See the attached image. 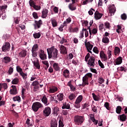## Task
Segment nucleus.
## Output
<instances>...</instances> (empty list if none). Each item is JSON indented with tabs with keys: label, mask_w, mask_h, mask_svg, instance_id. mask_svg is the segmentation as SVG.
<instances>
[{
	"label": "nucleus",
	"mask_w": 127,
	"mask_h": 127,
	"mask_svg": "<svg viewBox=\"0 0 127 127\" xmlns=\"http://www.w3.org/2000/svg\"><path fill=\"white\" fill-rule=\"evenodd\" d=\"M48 52L49 59L53 58L54 60H56L58 58V50L55 48L54 46L47 49Z\"/></svg>",
	"instance_id": "f257e3e1"
},
{
	"label": "nucleus",
	"mask_w": 127,
	"mask_h": 127,
	"mask_svg": "<svg viewBox=\"0 0 127 127\" xmlns=\"http://www.w3.org/2000/svg\"><path fill=\"white\" fill-rule=\"evenodd\" d=\"M73 123L76 126H81L84 123V116L79 115L74 116Z\"/></svg>",
	"instance_id": "f03ea898"
},
{
	"label": "nucleus",
	"mask_w": 127,
	"mask_h": 127,
	"mask_svg": "<svg viewBox=\"0 0 127 127\" xmlns=\"http://www.w3.org/2000/svg\"><path fill=\"white\" fill-rule=\"evenodd\" d=\"M40 108H43V105L38 102H34L32 106V109L34 112H37Z\"/></svg>",
	"instance_id": "7ed1b4c3"
},
{
	"label": "nucleus",
	"mask_w": 127,
	"mask_h": 127,
	"mask_svg": "<svg viewBox=\"0 0 127 127\" xmlns=\"http://www.w3.org/2000/svg\"><path fill=\"white\" fill-rule=\"evenodd\" d=\"M95 61H96V59H95V57L93 56L90 57L89 58V60L87 62L88 67H90V68H94V67H95V65H96V63H95Z\"/></svg>",
	"instance_id": "20e7f679"
},
{
	"label": "nucleus",
	"mask_w": 127,
	"mask_h": 127,
	"mask_svg": "<svg viewBox=\"0 0 127 127\" xmlns=\"http://www.w3.org/2000/svg\"><path fill=\"white\" fill-rule=\"evenodd\" d=\"M39 54V56L41 60H46L47 59V55L45 54L43 50H40Z\"/></svg>",
	"instance_id": "39448f33"
},
{
	"label": "nucleus",
	"mask_w": 127,
	"mask_h": 127,
	"mask_svg": "<svg viewBox=\"0 0 127 127\" xmlns=\"http://www.w3.org/2000/svg\"><path fill=\"white\" fill-rule=\"evenodd\" d=\"M10 49V44L9 42H5L2 47L3 52H7Z\"/></svg>",
	"instance_id": "423d86ee"
},
{
	"label": "nucleus",
	"mask_w": 127,
	"mask_h": 127,
	"mask_svg": "<svg viewBox=\"0 0 127 127\" xmlns=\"http://www.w3.org/2000/svg\"><path fill=\"white\" fill-rule=\"evenodd\" d=\"M51 115V108L49 107H46L43 110V115L45 117H49Z\"/></svg>",
	"instance_id": "0eeeda50"
},
{
	"label": "nucleus",
	"mask_w": 127,
	"mask_h": 127,
	"mask_svg": "<svg viewBox=\"0 0 127 127\" xmlns=\"http://www.w3.org/2000/svg\"><path fill=\"white\" fill-rule=\"evenodd\" d=\"M43 24V22L42 20H39V21H35V23L33 24L34 29H39L41 27V25Z\"/></svg>",
	"instance_id": "6e6552de"
},
{
	"label": "nucleus",
	"mask_w": 127,
	"mask_h": 127,
	"mask_svg": "<svg viewBox=\"0 0 127 127\" xmlns=\"http://www.w3.org/2000/svg\"><path fill=\"white\" fill-rule=\"evenodd\" d=\"M71 21L72 20L70 17L67 18L66 20L64 21V23H63V24H62L61 26H60L59 29V30H60V29H62L61 30V31H63V29H62V28H64V26H67L68 23H70V22H71Z\"/></svg>",
	"instance_id": "1a4fd4ad"
},
{
	"label": "nucleus",
	"mask_w": 127,
	"mask_h": 127,
	"mask_svg": "<svg viewBox=\"0 0 127 127\" xmlns=\"http://www.w3.org/2000/svg\"><path fill=\"white\" fill-rule=\"evenodd\" d=\"M100 57L101 59V61L103 62H106L108 60V56L106 55L104 51H101L100 53Z\"/></svg>",
	"instance_id": "9d476101"
},
{
	"label": "nucleus",
	"mask_w": 127,
	"mask_h": 127,
	"mask_svg": "<svg viewBox=\"0 0 127 127\" xmlns=\"http://www.w3.org/2000/svg\"><path fill=\"white\" fill-rule=\"evenodd\" d=\"M87 39H86L84 43H85V47L86 48L87 51H88L89 50H92V49H93V47L94 46H93V45L91 44V43H90V42H87Z\"/></svg>",
	"instance_id": "9b49d317"
},
{
	"label": "nucleus",
	"mask_w": 127,
	"mask_h": 127,
	"mask_svg": "<svg viewBox=\"0 0 127 127\" xmlns=\"http://www.w3.org/2000/svg\"><path fill=\"white\" fill-rule=\"evenodd\" d=\"M60 48V53L63 55H66L68 53V51H67V48L65 47L64 45H61Z\"/></svg>",
	"instance_id": "f8f14e48"
},
{
	"label": "nucleus",
	"mask_w": 127,
	"mask_h": 127,
	"mask_svg": "<svg viewBox=\"0 0 127 127\" xmlns=\"http://www.w3.org/2000/svg\"><path fill=\"white\" fill-rule=\"evenodd\" d=\"M102 16H103V14L99 12V11L96 10L94 13V17L96 20L99 19H101L102 18Z\"/></svg>",
	"instance_id": "ddd939ff"
},
{
	"label": "nucleus",
	"mask_w": 127,
	"mask_h": 127,
	"mask_svg": "<svg viewBox=\"0 0 127 127\" xmlns=\"http://www.w3.org/2000/svg\"><path fill=\"white\" fill-rule=\"evenodd\" d=\"M12 89L10 90V95H16L17 94V89H16V86L15 85H12Z\"/></svg>",
	"instance_id": "4468645a"
},
{
	"label": "nucleus",
	"mask_w": 127,
	"mask_h": 127,
	"mask_svg": "<svg viewBox=\"0 0 127 127\" xmlns=\"http://www.w3.org/2000/svg\"><path fill=\"white\" fill-rule=\"evenodd\" d=\"M90 119L95 126L98 125L99 121L95 119V114H90Z\"/></svg>",
	"instance_id": "2eb2a0df"
},
{
	"label": "nucleus",
	"mask_w": 127,
	"mask_h": 127,
	"mask_svg": "<svg viewBox=\"0 0 127 127\" xmlns=\"http://www.w3.org/2000/svg\"><path fill=\"white\" fill-rule=\"evenodd\" d=\"M41 101L45 106H48V105H49V103H48V99L46 98V95H44L43 96Z\"/></svg>",
	"instance_id": "dca6fc26"
},
{
	"label": "nucleus",
	"mask_w": 127,
	"mask_h": 127,
	"mask_svg": "<svg viewBox=\"0 0 127 127\" xmlns=\"http://www.w3.org/2000/svg\"><path fill=\"white\" fill-rule=\"evenodd\" d=\"M48 9H45L42 11V18H46L47 17V15H48Z\"/></svg>",
	"instance_id": "f3484780"
},
{
	"label": "nucleus",
	"mask_w": 127,
	"mask_h": 127,
	"mask_svg": "<svg viewBox=\"0 0 127 127\" xmlns=\"http://www.w3.org/2000/svg\"><path fill=\"white\" fill-rule=\"evenodd\" d=\"M11 61V59L9 57H5L3 58L2 62L3 63L5 64H7V63H9Z\"/></svg>",
	"instance_id": "a211bd4d"
},
{
	"label": "nucleus",
	"mask_w": 127,
	"mask_h": 127,
	"mask_svg": "<svg viewBox=\"0 0 127 127\" xmlns=\"http://www.w3.org/2000/svg\"><path fill=\"white\" fill-rule=\"evenodd\" d=\"M26 55H27V51L26 50H22L19 53V56L20 57H22L23 58H24V57H25V56H26Z\"/></svg>",
	"instance_id": "6ab92c4d"
},
{
	"label": "nucleus",
	"mask_w": 127,
	"mask_h": 127,
	"mask_svg": "<svg viewBox=\"0 0 127 127\" xmlns=\"http://www.w3.org/2000/svg\"><path fill=\"white\" fill-rule=\"evenodd\" d=\"M121 53V49L119 47H115L114 48V55L115 56L119 55Z\"/></svg>",
	"instance_id": "aec40b11"
},
{
	"label": "nucleus",
	"mask_w": 127,
	"mask_h": 127,
	"mask_svg": "<svg viewBox=\"0 0 127 127\" xmlns=\"http://www.w3.org/2000/svg\"><path fill=\"white\" fill-rule=\"evenodd\" d=\"M86 85H89V79L85 77H82V87H85Z\"/></svg>",
	"instance_id": "412c9836"
},
{
	"label": "nucleus",
	"mask_w": 127,
	"mask_h": 127,
	"mask_svg": "<svg viewBox=\"0 0 127 127\" xmlns=\"http://www.w3.org/2000/svg\"><path fill=\"white\" fill-rule=\"evenodd\" d=\"M118 119L121 122H126V120H127V116L125 114H122L118 117Z\"/></svg>",
	"instance_id": "4be33fe9"
},
{
	"label": "nucleus",
	"mask_w": 127,
	"mask_h": 127,
	"mask_svg": "<svg viewBox=\"0 0 127 127\" xmlns=\"http://www.w3.org/2000/svg\"><path fill=\"white\" fill-rule=\"evenodd\" d=\"M63 75L65 78H69V75H70V72H69V70L65 69L64 70Z\"/></svg>",
	"instance_id": "5701e85b"
},
{
	"label": "nucleus",
	"mask_w": 127,
	"mask_h": 127,
	"mask_svg": "<svg viewBox=\"0 0 127 127\" xmlns=\"http://www.w3.org/2000/svg\"><path fill=\"white\" fill-rule=\"evenodd\" d=\"M59 108H58V107H54V108L53 109V113L54 115H56V116H58L59 114Z\"/></svg>",
	"instance_id": "b1692460"
},
{
	"label": "nucleus",
	"mask_w": 127,
	"mask_h": 127,
	"mask_svg": "<svg viewBox=\"0 0 127 127\" xmlns=\"http://www.w3.org/2000/svg\"><path fill=\"white\" fill-rule=\"evenodd\" d=\"M57 120L54 119L51 121V127H57Z\"/></svg>",
	"instance_id": "393cba45"
},
{
	"label": "nucleus",
	"mask_w": 127,
	"mask_h": 127,
	"mask_svg": "<svg viewBox=\"0 0 127 127\" xmlns=\"http://www.w3.org/2000/svg\"><path fill=\"white\" fill-rule=\"evenodd\" d=\"M34 65L36 67L37 69H40V64H39V61L37 59V61L33 62Z\"/></svg>",
	"instance_id": "a878e982"
},
{
	"label": "nucleus",
	"mask_w": 127,
	"mask_h": 127,
	"mask_svg": "<svg viewBox=\"0 0 127 127\" xmlns=\"http://www.w3.org/2000/svg\"><path fill=\"white\" fill-rule=\"evenodd\" d=\"M58 91V88L57 87H53L49 89V93L50 94H53L55 93V92H57Z\"/></svg>",
	"instance_id": "bb28decb"
},
{
	"label": "nucleus",
	"mask_w": 127,
	"mask_h": 127,
	"mask_svg": "<svg viewBox=\"0 0 127 127\" xmlns=\"http://www.w3.org/2000/svg\"><path fill=\"white\" fill-rule=\"evenodd\" d=\"M121 63H123V58L122 57H119L116 59V65H121Z\"/></svg>",
	"instance_id": "cd10ccee"
},
{
	"label": "nucleus",
	"mask_w": 127,
	"mask_h": 127,
	"mask_svg": "<svg viewBox=\"0 0 127 127\" xmlns=\"http://www.w3.org/2000/svg\"><path fill=\"white\" fill-rule=\"evenodd\" d=\"M62 109L63 110H64V109H67V110H70V104L69 103H67L66 102H64L63 104V106L62 107Z\"/></svg>",
	"instance_id": "c85d7f7f"
},
{
	"label": "nucleus",
	"mask_w": 127,
	"mask_h": 127,
	"mask_svg": "<svg viewBox=\"0 0 127 127\" xmlns=\"http://www.w3.org/2000/svg\"><path fill=\"white\" fill-rule=\"evenodd\" d=\"M53 67L55 71H59V70H60V67L59 66V64L54 63L53 64Z\"/></svg>",
	"instance_id": "c756f323"
},
{
	"label": "nucleus",
	"mask_w": 127,
	"mask_h": 127,
	"mask_svg": "<svg viewBox=\"0 0 127 127\" xmlns=\"http://www.w3.org/2000/svg\"><path fill=\"white\" fill-rule=\"evenodd\" d=\"M51 21L52 22V24L53 25V27H56L58 25L57 21L55 19L52 18L51 19Z\"/></svg>",
	"instance_id": "7c9ffc66"
},
{
	"label": "nucleus",
	"mask_w": 127,
	"mask_h": 127,
	"mask_svg": "<svg viewBox=\"0 0 127 127\" xmlns=\"http://www.w3.org/2000/svg\"><path fill=\"white\" fill-rule=\"evenodd\" d=\"M116 7L115 6V4H113L109 10L110 13H115V12H116Z\"/></svg>",
	"instance_id": "2f4dec72"
},
{
	"label": "nucleus",
	"mask_w": 127,
	"mask_h": 127,
	"mask_svg": "<svg viewBox=\"0 0 127 127\" xmlns=\"http://www.w3.org/2000/svg\"><path fill=\"white\" fill-rule=\"evenodd\" d=\"M33 36L35 39H38V38H40V36H41V33H40V32L35 33L33 34Z\"/></svg>",
	"instance_id": "473e14b6"
},
{
	"label": "nucleus",
	"mask_w": 127,
	"mask_h": 127,
	"mask_svg": "<svg viewBox=\"0 0 127 127\" xmlns=\"http://www.w3.org/2000/svg\"><path fill=\"white\" fill-rule=\"evenodd\" d=\"M19 82V79H18V78H16L12 80V81H11V84H12L13 85H17Z\"/></svg>",
	"instance_id": "72a5a7b5"
},
{
	"label": "nucleus",
	"mask_w": 127,
	"mask_h": 127,
	"mask_svg": "<svg viewBox=\"0 0 127 127\" xmlns=\"http://www.w3.org/2000/svg\"><path fill=\"white\" fill-rule=\"evenodd\" d=\"M68 8H69V9H70V10H76V6H75V5H74V4H69L68 5Z\"/></svg>",
	"instance_id": "f704fd0d"
},
{
	"label": "nucleus",
	"mask_w": 127,
	"mask_h": 127,
	"mask_svg": "<svg viewBox=\"0 0 127 127\" xmlns=\"http://www.w3.org/2000/svg\"><path fill=\"white\" fill-rule=\"evenodd\" d=\"M13 100L14 102H16V101L18 102V103H20L21 102V99L20 98V97L19 96H15L13 98Z\"/></svg>",
	"instance_id": "c9c22d12"
},
{
	"label": "nucleus",
	"mask_w": 127,
	"mask_h": 127,
	"mask_svg": "<svg viewBox=\"0 0 127 127\" xmlns=\"http://www.w3.org/2000/svg\"><path fill=\"white\" fill-rule=\"evenodd\" d=\"M102 42L103 43H109L110 40L109 39V38L107 37H104L102 39Z\"/></svg>",
	"instance_id": "e433bc0d"
},
{
	"label": "nucleus",
	"mask_w": 127,
	"mask_h": 127,
	"mask_svg": "<svg viewBox=\"0 0 127 127\" xmlns=\"http://www.w3.org/2000/svg\"><path fill=\"white\" fill-rule=\"evenodd\" d=\"M93 74L91 73H86L83 77L86 78L87 80H89V78H92Z\"/></svg>",
	"instance_id": "4c0bfd02"
},
{
	"label": "nucleus",
	"mask_w": 127,
	"mask_h": 127,
	"mask_svg": "<svg viewBox=\"0 0 127 127\" xmlns=\"http://www.w3.org/2000/svg\"><path fill=\"white\" fill-rule=\"evenodd\" d=\"M83 100V96L82 95H79L76 99L75 102H76V103H80L81 102H82Z\"/></svg>",
	"instance_id": "58836bf2"
},
{
	"label": "nucleus",
	"mask_w": 127,
	"mask_h": 127,
	"mask_svg": "<svg viewBox=\"0 0 127 127\" xmlns=\"http://www.w3.org/2000/svg\"><path fill=\"white\" fill-rule=\"evenodd\" d=\"M68 99H69L70 101L75 100V99H76V95L73 93L70 94V95L68 96Z\"/></svg>",
	"instance_id": "ea45409f"
},
{
	"label": "nucleus",
	"mask_w": 127,
	"mask_h": 127,
	"mask_svg": "<svg viewBox=\"0 0 127 127\" xmlns=\"http://www.w3.org/2000/svg\"><path fill=\"white\" fill-rule=\"evenodd\" d=\"M33 51H38V45L36 44L33 45L31 49Z\"/></svg>",
	"instance_id": "a19ab883"
},
{
	"label": "nucleus",
	"mask_w": 127,
	"mask_h": 127,
	"mask_svg": "<svg viewBox=\"0 0 127 127\" xmlns=\"http://www.w3.org/2000/svg\"><path fill=\"white\" fill-rule=\"evenodd\" d=\"M122 107L120 106H117L116 108V113L117 114H121L122 113Z\"/></svg>",
	"instance_id": "79ce46f5"
},
{
	"label": "nucleus",
	"mask_w": 127,
	"mask_h": 127,
	"mask_svg": "<svg viewBox=\"0 0 127 127\" xmlns=\"http://www.w3.org/2000/svg\"><path fill=\"white\" fill-rule=\"evenodd\" d=\"M29 3L30 4V6H31L32 7H34L35 6V2L33 0H30L29 1Z\"/></svg>",
	"instance_id": "37998d69"
},
{
	"label": "nucleus",
	"mask_w": 127,
	"mask_h": 127,
	"mask_svg": "<svg viewBox=\"0 0 127 127\" xmlns=\"http://www.w3.org/2000/svg\"><path fill=\"white\" fill-rule=\"evenodd\" d=\"M104 107L108 111H110V110H111V108L110 107V104L109 103V102H105L104 104Z\"/></svg>",
	"instance_id": "c03bdc74"
},
{
	"label": "nucleus",
	"mask_w": 127,
	"mask_h": 127,
	"mask_svg": "<svg viewBox=\"0 0 127 127\" xmlns=\"http://www.w3.org/2000/svg\"><path fill=\"white\" fill-rule=\"evenodd\" d=\"M63 93H61L59 94V95H57V97H58V100L60 101V102H62V101H63V97H64Z\"/></svg>",
	"instance_id": "a18cd8bd"
},
{
	"label": "nucleus",
	"mask_w": 127,
	"mask_h": 127,
	"mask_svg": "<svg viewBox=\"0 0 127 127\" xmlns=\"http://www.w3.org/2000/svg\"><path fill=\"white\" fill-rule=\"evenodd\" d=\"M93 98L94 100V101H99L100 100V97L99 96L96 95L95 93H92Z\"/></svg>",
	"instance_id": "49530a36"
},
{
	"label": "nucleus",
	"mask_w": 127,
	"mask_h": 127,
	"mask_svg": "<svg viewBox=\"0 0 127 127\" xmlns=\"http://www.w3.org/2000/svg\"><path fill=\"white\" fill-rule=\"evenodd\" d=\"M14 21L16 24H18L20 21V18L17 17L14 18Z\"/></svg>",
	"instance_id": "de8ad7c7"
},
{
	"label": "nucleus",
	"mask_w": 127,
	"mask_h": 127,
	"mask_svg": "<svg viewBox=\"0 0 127 127\" xmlns=\"http://www.w3.org/2000/svg\"><path fill=\"white\" fill-rule=\"evenodd\" d=\"M16 71H17V72L19 73L20 74L21 73L23 72V71H22V68H21L20 67V66H16Z\"/></svg>",
	"instance_id": "09e8293b"
},
{
	"label": "nucleus",
	"mask_w": 127,
	"mask_h": 127,
	"mask_svg": "<svg viewBox=\"0 0 127 127\" xmlns=\"http://www.w3.org/2000/svg\"><path fill=\"white\" fill-rule=\"evenodd\" d=\"M115 98V99L117 100V101H119L120 102H122L123 100H124V98L119 95H116Z\"/></svg>",
	"instance_id": "8fccbe9b"
},
{
	"label": "nucleus",
	"mask_w": 127,
	"mask_h": 127,
	"mask_svg": "<svg viewBox=\"0 0 127 127\" xmlns=\"http://www.w3.org/2000/svg\"><path fill=\"white\" fill-rule=\"evenodd\" d=\"M117 29L116 30V32L120 34V33H122L121 31H122V26L120 25L117 26Z\"/></svg>",
	"instance_id": "3c124183"
},
{
	"label": "nucleus",
	"mask_w": 127,
	"mask_h": 127,
	"mask_svg": "<svg viewBox=\"0 0 127 127\" xmlns=\"http://www.w3.org/2000/svg\"><path fill=\"white\" fill-rule=\"evenodd\" d=\"M117 70H120V71H121V72H123V71L126 72V71H127V68H126V67L121 66L120 67H118L117 68Z\"/></svg>",
	"instance_id": "603ef678"
},
{
	"label": "nucleus",
	"mask_w": 127,
	"mask_h": 127,
	"mask_svg": "<svg viewBox=\"0 0 127 127\" xmlns=\"http://www.w3.org/2000/svg\"><path fill=\"white\" fill-rule=\"evenodd\" d=\"M7 8V5H4V6H0V10L1 11H4L5 9Z\"/></svg>",
	"instance_id": "864d4df0"
},
{
	"label": "nucleus",
	"mask_w": 127,
	"mask_h": 127,
	"mask_svg": "<svg viewBox=\"0 0 127 127\" xmlns=\"http://www.w3.org/2000/svg\"><path fill=\"white\" fill-rule=\"evenodd\" d=\"M98 64L101 68H102V69L105 68V65H104V64L101 62V60L98 61Z\"/></svg>",
	"instance_id": "5fc2aeb1"
},
{
	"label": "nucleus",
	"mask_w": 127,
	"mask_h": 127,
	"mask_svg": "<svg viewBox=\"0 0 127 127\" xmlns=\"http://www.w3.org/2000/svg\"><path fill=\"white\" fill-rule=\"evenodd\" d=\"M82 31H85V37H88V36H89V32H88V31H87V29H85V28H83L82 29Z\"/></svg>",
	"instance_id": "6e6d98bb"
},
{
	"label": "nucleus",
	"mask_w": 127,
	"mask_h": 127,
	"mask_svg": "<svg viewBox=\"0 0 127 127\" xmlns=\"http://www.w3.org/2000/svg\"><path fill=\"white\" fill-rule=\"evenodd\" d=\"M105 82V79L103 77H99L98 82L99 84H103Z\"/></svg>",
	"instance_id": "4d7b16f0"
},
{
	"label": "nucleus",
	"mask_w": 127,
	"mask_h": 127,
	"mask_svg": "<svg viewBox=\"0 0 127 127\" xmlns=\"http://www.w3.org/2000/svg\"><path fill=\"white\" fill-rule=\"evenodd\" d=\"M31 52H32V56L33 57H36L37 56V52H36V51L31 50Z\"/></svg>",
	"instance_id": "13d9d810"
},
{
	"label": "nucleus",
	"mask_w": 127,
	"mask_h": 127,
	"mask_svg": "<svg viewBox=\"0 0 127 127\" xmlns=\"http://www.w3.org/2000/svg\"><path fill=\"white\" fill-rule=\"evenodd\" d=\"M121 19H123V20H126L127 19V14L126 13H123L121 16Z\"/></svg>",
	"instance_id": "bf43d9fd"
},
{
	"label": "nucleus",
	"mask_w": 127,
	"mask_h": 127,
	"mask_svg": "<svg viewBox=\"0 0 127 127\" xmlns=\"http://www.w3.org/2000/svg\"><path fill=\"white\" fill-rule=\"evenodd\" d=\"M33 16L34 17V18H35V19H38V14H37V13H36V12H34L32 14Z\"/></svg>",
	"instance_id": "052dcab7"
},
{
	"label": "nucleus",
	"mask_w": 127,
	"mask_h": 127,
	"mask_svg": "<svg viewBox=\"0 0 127 127\" xmlns=\"http://www.w3.org/2000/svg\"><path fill=\"white\" fill-rule=\"evenodd\" d=\"M93 51L94 53L96 54H99V50H98V48L97 47H94L93 49Z\"/></svg>",
	"instance_id": "680f3d73"
},
{
	"label": "nucleus",
	"mask_w": 127,
	"mask_h": 127,
	"mask_svg": "<svg viewBox=\"0 0 127 127\" xmlns=\"http://www.w3.org/2000/svg\"><path fill=\"white\" fill-rule=\"evenodd\" d=\"M8 72L9 75H11V74L13 73V68L10 66V68H9Z\"/></svg>",
	"instance_id": "e2e57ef3"
},
{
	"label": "nucleus",
	"mask_w": 127,
	"mask_h": 127,
	"mask_svg": "<svg viewBox=\"0 0 127 127\" xmlns=\"http://www.w3.org/2000/svg\"><path fill=\"white\" fill-rule=\"evenodd\" d=\"M92 110L93 112H94V113H95V114H97V113H98V111H97V107L94 105L92 106Z\"/></svg>",
	"instance_id": "0e129e2a"
},
{
	"label": "nucleus",
	"mask_w": 127,
	"mask_h": 127,
	"mask_svg": "<svg viewBox=\"0 0 127 127\" xmlns=\"http://www.w3.org/2000/svg\"><path fill=\"white\" fill-rule=\"evenodd\" d=\"M26 124L28 126H30V127H31L32 126V124L30 123V120L29 119H27L26 121Z\"/></svg>",
	"instance_id": "69168bd1"
},
{
	"label": "nucleus",
	"mask_w": 127,
	"mask_h": 127,
	"mask_svg": "<svg viewBox=\"0 0 127 127\" xmlns=\"http://www.w3.org/2000/svg\"><path fill=\"white\" fill-rule=\"evenodd\" d=\"M59 127H64V124H63V122L61 120H60L59 121Z\"/></svg>",
	"instance_id": "338daca9"
},
{
	"label": "nucleus",
	"mask_w": 127,
	"mask_h": 127,
	"mask_svg": "<svg viewBox=\"0 0 127 127\" xmlns=\"http://www.w3.org/2000/svg\"><path fill=\"white\" fill-rule=\"evenodd\" d=\"M89 58H90V53H88L85 57V61H86V62H88Z\"/></svg>",
	"instance_id": "774afa93"
}]
</instances>
